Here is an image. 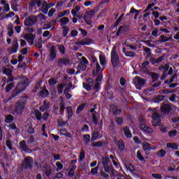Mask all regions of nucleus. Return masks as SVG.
<instances>
[{"label": "nucleus", "mask_w": 179, "mask_h": 179, "mask_svg": "<svg viewBox=\"0 0 179 179\" xmlns=\"http://www.w3.org/2000/svg\"><path fill=\"white\" fill-rule=\"evenodd\" d=\"M120 45L121 43H116L112 48V51L110 53V62L113 66H117L118 64H120V57H118V54L117 53V48H120Z\"/></svg>", "instance_id": "f257e3e1"}, {"label": "nucleus", "mask_w": 179, "mask_h": 179, "mask_svg": "<svg viewBox=\"0 0 179 179\" xmlns=\"http://www.w3.org/2000/svg\"><path fill=\"white\" fill-rule=\"evenodd\" d=\"M108 163H110V159L108 157H105L102 158L101 162H98V166H101L102 164L105 172L109 173L111 176H114V169H113L112 166H108Z\"/></svg>", "instance_id": "f03ea898"}, {"label": "nucleus", "mask_w": 179, "mask_h": 179, "mask_svg": "<svg viewBox=\"0 0 179 179\" xmlns=\"http://www.w3.org/2000/svg\"><path fill=\"white\" fill-rule=\"evenodd\" d=\"M26 103L27 101L26 100H22V101H18L15 103V113L18 115H20L23 111H24V108L26 107Z\"/></svg>", "instance_id": "7ed1b4c3"}, {"label": "nucleus", "mask_w": 179, "mask_h": 179, "mask_svg": "<svg viewBox=\"0 0 179 179\" xmlns=\"http://www.w3.org/2000/svg\"><path fill=\"white\" fill-rule=\"evenodd\" d=\"M90 59L92 62H93L92 65L95 67V70L93 71L92 73L93 75H97L99 72H100V69H101V67L100 66V64L97 62V58L94 57V55L93 53L90 55Z\"/></svg>", "instance_id": "20e7f679"}, {"label": "nucleus", "mask_w": 179, "mask_h": 179, "mask_svg": "<svg viewBox=\"0 0 179 179\" xmlns=\"http://www.w3.org/2000/svg\"><path fill=\"white\" fill-rule=\"evenodd\" d=\"M134 85L136 86V89L141 90L146 83V80L141 78L140 77L136 76L133 80Z\"/></svg>", "instance_id": "39448f33"}, {"label": "nucleus", "mask_w": 179, "mask_h": 179, "mask_svg": "<svg viewBox=\"0 0 179 179\" xmlns=\"http://www.w3.org/2000/svg\"><path fill=\"white\" fill-rule=\"evenodd\" d=\"M152 124L153 127L160 126V124H162V120L160 118V115L159 113L156 112V110H154V113H152Z\"/></svg>", "instance_id": "423d86ee"}, {"label": "nucleus", "mask_w": 179, "mask_h": 179, "mask_svg": "<svg viewBox=\"0 0 179 179\" xmlns=\"http://www.w3.org/2000/svg\"><path fill=\"white\" fill-rule=\"evenodd\" d=\"M94 15H96V10H90L85 13L83 19L87 24H92V17H93Z\"/></svg>", "instance_id": "0eeeda50"}, {"label": "nucleus", "mask_w": 179, "mask_h": 179, "mask_svg": "<svg viewBox=\"0 0 179 179\" xmlns=\"http://www.w3.org/2000/svg\"><path fill=\"white\" fill-rule=\"evenodd\" d=\"M37 22V17L36 16H29L27 17L24 22V26H33V24H36Z\"/></svg>", "instance_id": "6e6552de"}, {"label": "nucleus", "mask_w": 179, "mask_h": 179, "mask_svg": "<svg viewBox=\"0 0 179 179\" xmlns=\"http://www.w3.org/2000/svg\"><path fill=\"white\" fill-rule=\"evenodd\" d=\"M18 50H19V43H17V40H14L12 42V47L10 48H8L7 51L10 55H12L17 52Z\"/></svg>", "instance_id": "1a4fd4ad"}, {"label": "nucleus", "mask_w": 179, "mask_h": 179, "mask_svg": "<svg viewBox=\"0 0 179 179\" xmlns=\"http://www.w3.org/2000/svg\"><path fill=\"white\" fill-rule=\"evenodd\" d=\"M33 166V159L31 157H27L22 163L23 169H31Z\"/></svg>", "instance_id": "9d476101"}, {"label": "nucleus", "mask_w": 179, "mask_h": 179, "mask_svg": "<svg viewBox=\"0 0 179 179\" xmlns=\"http://www.w3.org/2000/svg\"><path fill=\"white\" fill-rule=\"evenodd\" d=\"M34 114H35V116L36 117V119L38 121H41L42 120H47V118H48V117H50L49 113H43V115H41V113H40V111H38V110H35Z\"/></svg>", "instance_id": "9b49d317"}, {"label": "nucleus", "mask_w": 179, "mask_h": 179, "mask_svg": "<svg viewBox=\"0 0 179 179\" xmlns=\"http://www.w3.org/2000/svg\"><path fill=\"white\" fill-rule=\"evenodd\" d=\"M20 149L22 152H25V153H31V149L29 148L24 140L20 142Z\"/></svg>", "instance_id": "f8f14e48"}, {"label": "nucleus", "mask_w": 179, "mask_h": 179, "mask_svg": "<svg viewBox=\"0 0 179 179\" xmlns=\"http://www.w3.org/2000/svg\"><path fill=\"white\" fill-rule=\"evenodd\" d=\"M23 38H24L30 45H33V44H34V39L36 38V36L33 35V34L29 33L23 35Z\"/></svg>", "instance_id": "ddd939ff"}, {"label": "nucleus", "mask_w": 179, "mask_h": 179, "mask_svg": "<svg viewBox=\"0 0 179 179\" xmlns=\"http://www.w3.org/2000/svg\"><path fill=\"white\" fill-rule=\"evenodd\" d=\"M49 58L50 61H54L57 58V48L55 45L49 49Z\"/></svg>", "instance_id": "4468645a"}, {"label": "nucleus", "mask_w": 179, "mask_h": 179, "mask_svg": "<svg viewBox=\"0 0 179 179\" xmlns=\"http://www.w3.org/2000/svg\"><path fill=\"white\" fill-rule=\"evenodd\" d=\"M129 31V26H120L116 33V36H121V34H127Z\"/></svg>", "instance_id": "2eb2a0df"}, {"label": "nucleus", "mask_w": 179, "mask_h": 179, "mask_svg": "<svg viewBox=\"0 0 179 179\" xmlns=\"http://www.w3.org/2000/svg\"><path fill=\"white\" fill-rule=\"evenodd\" d=\"M71 64V60L66 58H60L57 62L58 66H68Z\"/></svg>", "instance_id": "dca6fc26"}, {"label": "nucleus", "mask_w": 179, "mask_h": 179, "mask_svg": "<svg viewBox=\"0 0 179 179\" xmlns=\"http://www.w3.org/2000/svg\"><path fill=\"white\" fill-rule=\"evenodd\" d=\"M92 39L85 38L76 43V45H89L92 44Z\"/></svg>", "instance_id": "f3484780"}, {"label": "nucleus", "mask_w": 179, "mask_h": 179, "mask_svg": "<svg viewBox=\"0 0 179 179\" xmlns=\"http://www.w3.org/2000/svg\"><path fill=\"white\" fill-rule=\"evenodd\" d=\"M140 128L141 131H143V132H146L147 134H153V129L149 126H146L145 124H140Z\"/></svg>", "instance_id": "a211bd4d"}, {"label": "nucleus", "mask_w": 179, "mask_h": 179, "mask_svg": "<svg viewBox=\"0 0 179 179\" xmlns=\"http://www.w3.org/2000/svg\"><path fill=\"white\" fill-rule=\"evenodd\" d=\"M161 110H162V113H164V114H169L170 113V111H171V110H173V108H171V106L169 104H164L161 107Z\"/></svg>", "instance_id": "6ab92c4d"}, {"label": "nucleus", "mask_w": 179, "mask_h": 179, "mask_svg": "<svg viewBox=\"0 0 179 179\" xmlns=\"http://www.w3.org/2000/svg\"><path fill=\"white\" fill-rule=\"evenodd\" d=\"M96 109L95 108H91L90 110V113H92V122H94V124H95V125L97 124V116L99 115V113H97V112L95 111Z\"/></svg>", "instance_id": "aec40b11"}, {"label": "nucleus", "mask_w": 179, "mask_h": 179, "mask_svg": "<svg viewBox=\"0 0 179 179\" xmlns=\"http://www.w3.org/2000/svg\"><path fill=\"white\" fill-rule=\"evenodd\" d=\"M87 68V66L86 64H83V63H79L78 67H77V72L76 73V75H78V73H80V72L83 71H86Z\"/></svg>", "instance_id": "412c9836"}, {"label": "nucleus", "mask_w": 179, "mask_h": 179, "mask_svg": "<svg viewBox=\"0 0 179 179\" xmlns=\"http://www.w3.org/2000/svg\"><path fill=\"white\" fill-rule=\"evenodd\" d=\"M41 89V92H39V96H41V97H48V94H50L48 90H47L45 87H43Z\"/></svg>", "instance_id": "4be33fe9"}, {"label": "nucleus", "mask_w": 179, "mask_h": 179, "mask_svg": "<svg viewBox=\"0 0 179 179\" xmlns=\"http://www.w3.org/2000/svg\"><path fill=\"white\" fill-rule=\"evenodd\" d=\"M48 108H50V103H47V101H43V104L39 108V110L42 111V113H44V111L48 110Z\"/></svg>", "instance_id": "5701e85b"}, {"label": "nucleus", "mask_w": 179, "mask_h": 179, "mask_svg": "<svg viewBox=\"0 0 179 179\" xmlns=\"http://www.w3.org/2000/svg\"><path fill=\"white\" fill-rule=\"evenodd\" d=\"M123 131L124 132V135L126 138H132V133H131V130H129V127H123Z\"/></svg>", "instance_id": "b1692460"}, {"label": "nucleus", "mask_w": 179, "mask_h": 179, "mask_svg": "<svg viewBox=\"0 0 179 179\" xmlns=\"http://www.w3.org/2000/svg\"><path fill=\"white\" fill-rule=\"evenodd\" d=\"M143 149L145 152H146V150H152L153 148L150 143L144 142L143 143Z\"/></svg>", "instance_id": "393cba45"}, {"label": "nucleus", "mask_w": 179, "mask_h": 179, "mask_svg": "<svg viewBox=\"0 0 179 179\" xmlns=\"http://www.w3.org/2000/svg\"><path fill=\"white\" fill-rule=\"evenodd\" d=\"M59 22L61 23V26H66L69 23V18L67 17H64L61 18Z\"/></svg>", "instance_id": "a878e982"}, {"label": "nucleus", "mask_w": 179, "mask_h": 179, "mask_svg": "<svg viewBox=\"0 0 179 179\" xmlns=\"http://www.w3.org/2000/svg\"><path fill=\"white\" fill-rule=\"evenodd\" d=\"M171 38H168L167 36H164V35H161L159 37V43H167V41H170Z\"/></svg>", "instance_id": "bb28decb"}, {"label": "nucleus", "mask_w": 179, "mask_h": 179, "mask_svg": "<svg viewBox=\"0 0 179 179\" xmlns=\"http://www.w3.org/2000/svg\"><path fill=\"white\" fill-rule=\"evenodd\" d=\"M15 89H17V90L21 92H24V90H26V85H24V84L21 83L17 85Z\"/></svg>", "instance_id": "cd10ccee"}, {"label": "nucleus", "mask_w": 179, "mask_h": 179, "mask_svg": "<svg viewBox=\"0 0 179 179\" xmlns=\"http://www.w3.org/2000/svg\"><path fill=\"white\" fill-rule=\"evenodd\" d=\"M8 34L9 37H12V35L13 34V25L12 24H9L8 25Z\"/></svg>", "instance_id": "c85d7f7f"}, {"label": "nucleus", "mask_w": 179, "mask_h": 179, "mask_svg": "<svg viewBox=\"0 0 179 179\" xmlns=\"http://www.w3.org/2000/svg\"><path fill=\"white\" fill-rule=\"evenodd\" d=\"M41 6V1L40 0H31V6Z\"/></svg>", "instance_id": "c756f323"}, {"label": "nucleus", "mask_w": 179, "mask_h": 179, "mask_svg": "<svg viewBox=\"0 0 179 179\" xmlns=\"http://www.w3.org/2000/svg\"><path fill=\"white\" fill-rule=\"evenodd\" d=\"M96 139H100V133L97 131H94L92 134V141H96Z\"/></svg>", "instance_id": "7c9ffc66"}, {"label": "nucleus", "mask_w": 179, "mask_h": 179, "mask_svg": "<svg viewBox=\"0 0 179 179\" xmlns=\"http://www.w3.org/2000/svg\"><path fill=\"white\" fill-rule=\"evenodd\" d=\"M166 148H171V149H174L175 150H178V145H177V144L176 143H168L166 144Z\"/></svg>", "instance_id": "2f4dec72"}, {"label": "nucleus", "mask_w": 179, "mask_h": 179, "mask_svg": "<svg viewBox=\"0 0 179 179\" xmlns=\"http://www.w3.org/2000/svg\"><path fill=\"white\" fill-rule=\"evenodd\" d=\"M62 99V102L59 103V107H60V114L62 115L64 114V111H65V105L64 104V99Z\"/></svg>", "instance_id": "473e14b6"}, {"label": "nucleus", "mask_w": 179, "mask_h": 179, "mask_svg": "<svg viewBox=\"0 0 179 179\" xmlns=\"http://www.w3.org/2000/svg\"><path fill=\"white\" fill-rule=\"evenodd\" d=\"M125 167L127 170H129V171H131V173H134V171H135V168H134L133 164H125Z\"/></svg>", "instance_id": "72a5a7b5"}, {"label": "nucleus", "mask_w": 179, "mask_h": 179, "mask_svg": "<svg viewBox=\"0 0 179 179\" xmlns=\"http://www.w3.org/2000/svg\"><path fill=\"white\" fill-rule=\"evenodd\" d=\"M99 61L102 66H104V65H106L107 64V60H106L104 56H99Z\"/></svg>", "instance_id": "f704fd0d"}, {"label": "nucleus", "mask_w": 179, "mask_h": 179, "mask_svg": "<svg viewBox=\"0 0 179 179\" xmlns=\"http://www.w3.org/2000/svg\"><path fill=\"white\" fill-rule=\"evenodd\" d=\"M13 122V117L12 116V115H8L6 117V122H7V124H10Z\"/></svg>", "instance_id": "c9c22d12"}, {"label": "nucleus", "mask_w": 179, "mask_h": 179, "mask_svg": "<svg viewBox=\"0 0 179 179\" xmlns=\"http://www.w3.org/2000/svg\"><path fill=\"white\" fill-rule=\"evenodd\" d=\"M70 13L69 10H66L63 13H60L58 15V18L64 17V16H66V15H69Z\"/></svg>", "instance_id": "e433bc0d"}, {"label": "nucleus", "mask_w": 179, "mask_h": 179, "mask_svg": "<svg viewBox=\"0 0 179 179\" xmlns=\"http://www.w3.org/2000/svg\"><path fill=\"white\" fill-rule=\"evenodd\" d=\"M15 86V84L13 83H10L8 85H6V93H8V92H10L12 90V88Z\"/></svg>", "instance_id": "4c0bfd02"}, {"label": "nucleus", "mask_w": 179, "mask_h": 179, "mask_svg": "<svg viewBox=\"0 0 179 179\" xmlns=\"http://www.w3.org/2000/svg\"><path fill=\"white\" fill-rule=\"evenodd\" d=\"M20 93H22V92L15 88V90L13 92V93L11 94V99H15V97H16L17 95L20 94Z\"/></svg>", "instance_id": "58836bf2"}, {"label": "nucleus", "mask_w": 179, "mask_h": 179, "mask_svg": "<svg viewBox=\"0 0 179 179\" xmlns=\"http://www.w3.org/2000/svg\"><path fill=\"white\" fill-rule=\"evenodd\" d=\"M40 87H41V83L38 82L36 83L35 87L32 90V92H34V93H36V92L38 91V89H40Z\"/></svg>", "instance_id": "ea45409f"}, {"label": "nucleus", "mask_w": 179, "mask_h": 179, "mask_svg": "<svg viewBox=\"0 0 179 179\" xmlns=\"http://www.w3.org/2000/svg\"><path fill=\"white\" fill-rule=\"evenodd\" d=\"M62 29H63L62 34L64 37H66V36L68 35V32L69 31V28H68V27L66 26H64Z\"/></svg>", "instance_id": "a19ab883"}, {"label": "nucleus", "mask_w": 179, "mask_h": 179, "mask_svg": "<svg viewBox=\"0 0 179 179\" xmlns=\"http://www.w3.org/2000/svg\"><path fill=\"white\" fill-rule=\"evenodd\" d=\"M67 114L69 115V118H71L73 114V112L72 110V108L71 106H68L66 108Z\"/></svg>", "instance_id": "79ce46f5"}, {"label": "nucleus", "mask_w": 179, "mask_h": 179, "mask_svg": "<svg viewBox=\"0 0 179 179\" xmlns=\"http://www.w3.org/2000/svg\"><path fill=\"white\" fill-rule=\"evenodd\" d=\"M58 49L59 52L62 53V55H64L65 54V46L62 45H58Z\"/></svg>", "instance_id": "37998d69"}, {"label": "nucleus", "mask_w": 179, "mask_h": 179, "mask_svg": "<svg viewBox=\"0 0 179 179\" xmlns=\"http://www.w3.org/2000/svg\"><path fill=\"white\" fill-rule=\"evenodd\" d=\"M41 12L43 13H45V15H47V13H48V6H44L43 4H42Z\"/></svg>", "instance_id": "c03bdc74"}, {"label": "nucleus", "mask_w": 179, "mask_h": 179, "mask_svg": "<svg viewBox=\"0 0 179 179\" xmlns=\"http://www.w3.org/2000/svg\"><path fill=\"white\" fill-rule=\"evenodd\" d=\"M41 43H43V39L39 38L38 43L35 44V46L37 47V48H39V50H41V48H43V45L41 44Z\"/></svg>", "instance_id": "a18cd8bd"}, {"label": "nucleus", "mask_w": 179, "mask_h": 179, "mask_svg": "<svg viewBox=\"0 0 179 179\" xmlns=\"http://www.w3.org/2000/svg\"><path fill=\"white\" fill-rule=\"evenodd\" d=\"M118 146H119V149L120 150H124V148H125V145L124 144V141H122V140L118 141Z\"/></svg>", "instance_id": "49530a36"}, {"label": "nucleus", "mask_w": 179, "mask_h": 179, "mask_svg": "<svg viewBox=\"0 0 179 179\" xmlns=\"http://www.w3.org/2000/svg\"><path fill=\"white\" fill-rule=\"evenodd\" d=\"M151 78L152 79V82H156V80L159 79V75L157 73H152L151 74Z\"/></svg>", "instance_id": "de8ad7c7"}, {"label": "nucleus", "mask_w": 179, "mask_h": 179, "mask_svg": "<svg viewBox=\"0 0 179 179\" xmlns=\"http://www.w3.org/2000/svg\"><path fill=\"white\" fill-rule=\"evenodd\" d=\"M3 73L7 75L8 76H9V78H12V71H10V69H5L3 70Z\"/></svg>", "instance_id": "09e8293b"}, {"label": "nucleus", "mask_w": 179, "mask_h": 179, "mask_svg": "<svg viewBox=\"0 0 179 179\" xmlns=\"http://www.w3.org/2000/svg\"><path fill=\"white\" fill-rule=\"evenodd\" d=\"M157 156H159L160 157H164L166 156V150H161L157 153Z\"/></svg>", "instance_id": "8fccbe9b"}, {"label": "nucleus", "mask_w": 179, "mask_h": 179, "mask_svg": "<svg viewBox=\"0 0 179 179\" xmlns=\"http://www.w3.org/2000/svg\"><path fill=\"white\" fill-rule=\"evenodd\" d=\"M84 108H85V105H80V106H78L77 108L76 113L77 114H80V113H82V111H83Z\"/></svg>", "instance_id": "3c124183"}, {"label": "nucleus", "mask_w": 179, "mask_h": 179, "mask_svg": "<svg viewBox=\"0 0 179 179\" xmlns=\"http://www.w3.org/2000/svg\"><path fill=\"white\" fill-rule=\"evenodd\" d=\"M84 138V141L85 142V143H90V135L87 134V135H84L83 136Z\"/></svg>", "instance_id": "603ef678"}, {"label": "nucleus", "mask_w": 179, "mask_h": 179, "mask_svg": "<svg viewBox=\"0 0 179 179\" xmlns=\"http://www.w3.org/2000/svg\"><path fill=\"white\" fill-rule=\"evenodd\" d=\"M80 64H83L84 65H89V61H87V59H86V57H83L81 58V62H80Z\"/></svg>", "instance_id": "864d4df0"}, {"label": "nucleus", "mask_w": 179, "mask_h": 179, "mask_svg": "<svg viewBox=\"0 0 179 179\" xmlns=\"http://www.w3.org/2000/svg\"><path fill=\"white\" fill-rule=\"evenodd\" d=\"M177 135V130H172L169 132V138H174Z\"/></svg>", "instance_id": "5fc2aeb1"}, {"label": "nucleus", "mask_w": 179, "mask_h": 179, "mask_svg": "<svg viewBox=\"0 0 179 179\" xmlns=\"http://www.w3.org/2000/svg\"><path fill=\"white\" fill-rule=\"evenodd\" d=\"M98 171H99V166L95 168H92L91 169V174H92V176H96Z\"/></svg>", "instance_id": "6e6d98bb"}, {"label": "nucleus", "mask_w": 179, "mask_h": 179, "mask_svg": "<svg viewBox=\"0 0 179 179\" xmlns=\"http://www.w3.org/2000/svg\"><path fill=\"white\" fill-rule=\"evenodd\" d=\"M137 157L138 159H140L141 162H145V158L143 156H142V153H141V151L137 152Z\"/></svg>", "instance_id": "4d7b16f0"}, {"label": "nucleus", "mask_w": 179, "mask_h": 179, "mask_svg": "<svg viewBox=\"0 0 179 179\" xmlns=\"http://www.w3.org/2000/svg\"><path fill=\"white\" fill-rule=\"evenodd\" d=\"M92 146L94 148H100V146H103V143L101 141H96L92 144Z\"/></svg>", "instance_id": "13d9d810"}, {"label": "nucleus", "mask_w": 179, "mask_h": 179, "mask_svg": "<svg viewBox=\"0 0 179 179\" xmlns=\"http://www.w3.org/2000/svg\"><path fill=\"white\" fill-rule=\"evenodd\" d=\"M135 55H136V54L134 52H132V51L127 52L125 53L126 57H135Z\"/></svg>", "instance_id": "bf43d9fd"}, {"label": "nucleus", "mask_w": 179, "mask_h": 179, "mask_svg": "<svg viewBox=\"0 0 179 179\" xmlns=\"http://www.w3.org/2000/svg\"><path fill=\"white\" fill-rule=\"evenodd\" d=\"M159 129L163 134H166V132H167V127H166L164 125H161L159 127Z\"/></svg>", "instance_id": "052dcab7"}, {"label": "nucleus", "mask_w": 179, "mask_h": 179, "mask_svg": "<svg viewBox=\"0 0 179 179\" xmlns=\"http://www.w3.org/2000/svg\"><path fill=\"white\" fill-rule=\"evenodd\" d=\"M85 151L83 150H81L80 153V162H83L85 159Z\"/></svg>", "instance_id": "680f3d73"}, {"label": "nucleus", "mask_w": 179, "mask_h": 179, "mask_svg": "<svg viewBox=\"0 0 179 179\" xmlns=\"http://www.w3.org/2000/svg\"><path fill=\"white\" fill-rule=\"evenodd\" d=\"M75 170H76V166H73V168L69 171V176H73V174H75Z\"/></svg>", "instance_id": "e2e57ef3"}, {"label": "nucleus", "mask_w": 179, "mask_h": 179, "mask_svg": "<svg viewBox=\"0 0 179 179\" xmlns=\"http://www.w3.org/2000/svg\"><path fill=\"white\" fill-rule=\"evenodd\" d=\"M49 83H50L52 86H53V85H57V81L55 80V78H50V79L49 80Z\"/></svg>", "instance_id": "0e129e2a"}, {"label": "nucleus", "mask_w": 179, "mask_h": 179, "mask_svg": "<svg viewBox=\"0 0 179 179\" xmlns=\"http://www.w3.org/2000/svg\"><path fill=\"white\" fill-rule=\"evenodd\" d=\"M115 121L119 125H121V124L124 122V120L122 119V117H116Z\"/></svg>", "instance_id": "69168bd1"}, {"label": "nucleus", "mask_w": 179, "mask_h": 179, "mask_svg": "<svg viewBox=\"0 0 179 179\" xmlns=\"http://www.w3.org/2000/svg\"><path fill=\"white\" fill-rule=\"evenodd\" d=\"M55 12H56V10L55 8H51L49 12H48V16L49 17H52V15H54Z\"/></svg>", "instance_id": "338daca9"}, {"label": "nucleus", "mask_w": 179, "mask_h": 179, "mask_svg": "<svg viewBox=\"0 0 179 179\" xmlns=\"http://www.w3.org/2000/svg\"><path fill=\"white\" fill-rule=\"evenodd\" d=\"M155 103H160L162 101V96H158L154 99Z\"/></svg>", "instance_id": "774afa93"}]
</instances>
